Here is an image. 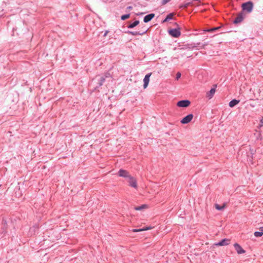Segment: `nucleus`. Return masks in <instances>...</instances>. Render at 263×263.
Here are the masks:
<instances>
[{
	"label": "nucleus",
	"instance_id": "17",
	"mask_svg": "<svg viewBox=\"0 0 263 263\" xmlns=\"http://www.w3.org/2000/svg\"><path fill=\"white\" fill-rule=\"evenodd\" d=\"M139 24V21H135L134 22H133V23L130 24L128 26V28H133L137 26Z\"/></svg>",
	"mask_w": 263,
	"mask_h": 263
},
{
	"label": "nucleus",
	"instance_id": "12",
	"mask_svg": "<svg viewBox=\"0 0 263 263\" xmlns=\"http://www.w3.org/2000/svg\"><path fill=\"white\" fill-rule=\"evenodd\" d=\"M146 32V30H144L141 32L140 31H128L127 32V33L131 34L132 35H142L144 34Z\"/></svg>",
	"mask_w": 263,
	"mask_h": 263
},
{
	"label": "nucleus",
	"instance_id": "24",
	"mask_svg": "<svg viewBox=\"0 0 263 263\" xmlns=\"http://www.w3.org/2000/svg\"><path fill=\"white\" fill-rule=\"evenodd\" d=\"M181 77V73L179 72H178L176 74V79L178 80Z\"/></svg>",
	"mask_w": 263,
	"mask_h": 263
},
{
	"label": "nucleus",
	"instance_id": "13",
	"mask_svg": "<svg viewBox=\"0 0 263 263\" xmlns=\"http://www.w3.org/2000/svg\"><path fill=\"white\" fill-rule=\"evenodd\" d=\"M243 17L241 14L238 15L234 20V23L238 24L242 21Z\"/></svg>",
	"mask_w": 263,
	"mask_h": 263
},
{
	"label": "nucleus",
	"instance_id": "14",
	"mask_svg": "<svg viewBox=\"0 0 263 263\" xmlns=\"http://www.w3.org/2000/svg\"><path fill=\"white\" fill-rule=\"evenodd\" d=\"M239 100L233 99L229 102V105L230 107H233L234 106H235V105L238 104L239 103Z\"/></svg>",
	"mask_w": 263,
	"mask_h": 263
},
{
	"label": "nucleus",
	"instance_id": "8",
	"mask_svg": "<svg viewBox=\"0 0 263 263\" xmlns=\"http://www.w3.org/2000/svg\"><path fill=\"white\" fill-rule=\"evenodd\" d=\"M216 85H214L213 87L212 88L211 90L206 93V97L209 99H211L213 97L216 91Z\"/></svg>",
	"mask_w": 263,
	"mask_h": 263
},
{
	"label": "nucleus",
	"instance_id": "10",
	"mask_svg": "<svg viewBox=\"0 0 263 263\" xmlns=\"http://www.w3.org/2000/svg\"><path fill=\"white\" fill-rule=\"evenodd\" d=\"M230 242V240L229 239H223L222 240L217 243L216 245L219 246H227L229 244Z\"/></svg>",
	"mask_w": 263,
	"mask_h": 263
},
{
	"label": "nucleus",
	"instance_id": "4",
	"mask_svg": "<svg viewBox=\"0 0 263 263\" xmlns=\"http://www.w3.org/2000/svg\"><path fill=\"white\" fill-rule=\"evenodd\" d=\"M118 175L120 177L126 178L127 179H128L131 176L128 171L122 169H120L119 171Z\"/></svg>",
	"mask_w": 263,
	"mask_h": 263
},
{
	"label": "nucleus",
	"instance_id": "26",
	"mask_svg": "<svg viewBox=\"0 0 263 263\" xmlns=\"http://www.w3.org/2000/svg\"><path fill=\"white\" fill-rule=\"evenodd\" d=\"M127 8L129 9H132V6H128L127 7Z\"/></svg>",
	"mask_w": 263,
	"mask_h": 263
},
{
	"label": "nucleus",
	"instance_id": "18",
	"mask_svg": "<svg viewBox=\"0 0 263 263\" xmlns=\"http://www.w3.org/2000/svg\"><path fill=\"white\" fill-rule=\"evenodd\" d=\"M215 208L218 210H222L223 209H224L226 207V203H224L223 204V205L222 206L221 205H219V204H215Z\"/></svg>",
	"mask_w": 263,
	"mask_h": 263
},
{
	"label": "nucleus",
	"instance_id": "2",
	"mask_svg": "<svg viewBox=\"0 0 263 263\" xmlns=\"http://www.w3.org/2000/svg\"><path fill=\"white\" fill-rule=\"evenodd\" d=\"M168 33L173 37H178L180 34L181 32L179 30V29H172L168 30Z\"/></svg>",
	"mask_w": 263,
	"mask_h": 263
},
{
	"label": "nucleus",
	"instance_id": "6",
	"mask_svg": "<svg viewBox=\"0 0 263 263\" xmlns=\"http://www.w3.org/2000/svg\"><path fill=\"white\" fill-rule=\"evenodd\" d=\"M193 118V115L192 114H189L187 116L184 117L181 120V123L182 124H187L190 122Z\"/></svg>",
	"mask_w": 263,
	"mask_h": 263
},
{
	"label": "nucleus",
	"instance_id": "22",
	"mask_svg": "<svg viewBox=\"0 0 263 263\" xmlns=\"http://www.w3.org/2000/svg\"><path fill=\"white\" fill-rule=\"evenodd\" d=\"M219 28L220 27H214V28H212L208 30L207 31L209 32H214V31L219 29Z\"/></svg>",
	"mask_w": 263,
	"mask_h": 263
},
{
	"label": "nucleus",
	"instance_id": "20",
	"mask_svg": "<svg viewBox=\"0 0 263 263\" xmlns=\"http://www.w3.org/2000/svg\"><path fill=\"white\" fill-rule=\"evenodd\" d=\"M130 16V14H125V15H123L121 16V20H125L127 18H128Z\"/></svg>",
	"mask_w": 263,
	"mask_h": 263
},
{
	"label": "nucleus",
	"instance_id": "11",
	"mask_svg": "<svg viewBox=\"0 0 263 263\" xmlns=\"http://www.w3.org/2000/svg\"><path fill=\"white\" fill-rule=\"evenodd\" d=\"M155 16V14L154 13H151L148 15L145 16L143 19V21L145 23H147L151 21Z\"/></svg>",
	"mask_w": 263,
	"mask_h": 263
},
{
	"label": "nucleus",
	"instance_id": "19",
	"mask_svg": "<svg viewBox=\"0 0 263 263\" xmlns=\"http://www.w3.org/2000/svg\"><path fill=\"white\" fill-rule=\"evenodd\" d=\"M146 206V205H142L141 206H136L135 208V209L136 210H137V211H139V210H141L142 209H144V208H145Z\"/></svg>",
	"mask_w": 263,
	"mask_h": 263
},
{
	"label": "nucleus",
	"instance_id": "15",
	"mask_svg": "<svg viewBox=\"0 0 263 263\" xmlns=\"http://www.w3.org/2000/svg\"><path fill=\"white\" fill-rule=\"evenodd\" d=\"M260 231H259V232H258V231L255 232L254 236L255 237H261V236H262V235H263V227H261L260 228Z\"/></svg>",
	"mask_w": 263,
	"mask_h": 263
},
{
	"label": "nucleus",
	"instance_id": "7",
	"mask_svg": "<svg viewBox=\"0 0 263 263\" xmlns=\"http://www.w3.org/2000/svg\"><path fill=\"white\" fill-rule=\"evenodd\" d=\"M151 74H152V73H149L147 74L145 76V77H144V78L143 79V82H144L143 88L144 89H145L147 87V86L148 85V83H149V78H150Z\"/></svg>",
	"mask_w": 263,
	"mask_h": 263
},
{
	"label": "nucleus",
	"instance_id": "25",
	"mask_svg": "<svg viewBox=\"0 0 263 263\" xmlns=\"http://www.w3.org/2000/svg\"><path fill=\"white\" fill-rule=\"evenodd\" d=\"M261 125H260V127H263V118L260 120Z\"/></svg>",
	"mask_w": 263,
	"mask_h": 263
},
{
	"label": "nucleus",
	"instance_id": "9",
	"mask_svg": "<svg viewBox=\"0 0 263 263\" xmlns=\"http://www.w3.org/2000/svg\"><path fill=\"white\" fill-rule=\"evenodd\" d=\"M234 246L238 254H240L245 253V251L239 244L236 243L234 245Z\"/></svg>",
	"mask_w": 263,
	"mask_h": 263
},
{
	"label": "nucleus",
	"instance_id": "23",
	"mask_svg": "<svg viewBox=\"0 0 263 263\" xmlns=\"http://www.w3.org/2000/svg\"><path fill=\"white\" fill-rule=\"evenodd\" d=\"M104 81H105V78L104 77L101 78V79L100 80V82H99V84H100V86L103 84V83H104Z\"/></svg>",
	"mask_w": 263,
	"mask_h": 263
},
{
	"label": "nucleus",
	"instance_id": "3",
	"mask_svg": "<svg viewBox=\"0 0 263 263\" xmlns=\"http://www.w3.org/2000/svg\"><path fill=\"white\" fill-rule=\"evenodd\" d=\"M190 103L191 102L189 100H181L177 102V106L179 107H186L190 105Z\"/></svg>",
	"mask_w": 263,
	"mask_h": 263
},
{
	"label": "nucleus",
	"instance_id": "5",
	"mask_svg": "<svg viewBox=\"0 0 263 263\" xmlns=\"http://www.w3.org/2000/svg\"><path fill=\"white\" fill-rule=\"evenodd\" d=\"M128 179V182L129 183V185L135 188V189H137V181H136V179L132 177V176L128 178L127 179Z\"/></svg>",
	"mask_w": 263,
	"mask_h": 263
},
{
	"label": "nucleus",
	"instance_id": "1",
	"mask_svg": "<svg viewBox=\"0 0 263 263\" xmlns=\"http://www.w3.org/2000/svg\"><path fill=\"white\" fill-rule=\"evenodd\" d=\"M253 6V3L251 2L243 3L242 5V9L247 11L248 12H251L252 11Z\"/></svg>",
	"mask_w": 263,
	"mask_h": 263
},
{
	"label": "nucleus",
	"instance_id": "16",
	"mask_svg": "<svg viewBox=\"0 0 263 263\" xmlns=\"http://www.w3.org/2000/svg\"><path fill=\"white\" fill-rule=\"evenodd\" d=\"M173 15H174L173 13H170L169 14H168L166 16V18L162 22L165 23V22H167L169 20L173 19Z\"/></svg>",
	"mask_w": 263,
	"mask_h": 263
},
{
	"label": "nucleus",
	"instance_id": "21",
	"mask_svg": "<svg viewBox=\"0 0 263 263\" xmlns=\"http://www.w3.org/2000/svg\"><path fill=\"white\" fill-rule=\"evenodd\" d=\"M148 229V228L140 229H133V232H141V231H144V230H147Z\"/></svg>",
	"mask_w": 263,
	"mask_h": 263
}]
</instances>
